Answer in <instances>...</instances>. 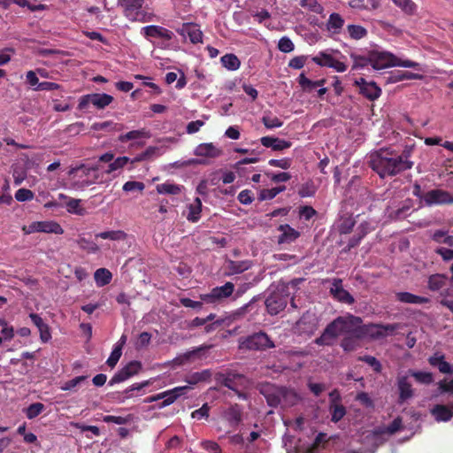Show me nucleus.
I'll use <instances>...</instances> for the list:
<instances>
[{"label":"nucleus","mask_w":453,"mask_h":453,"mask_svg":"<svg viewBox=\"0 0 453 453\" xmlns=\"http://www.w3.org/2000/svg\"><path fill=\"white\" fill-rule=\"evenodd\" d=\"M222 65L230 71H235L240 68L241 61L232 53L226 54L220 58Z\"/></svg>","instance_id":"obj_35"},{"label":"nucleus","mask_w":453,"mask_h":453,"mask_svg":"<svg viewBox=\"0 0 453 453\" xmlns=\"http://www.w3.org/2000/svg\"><path fill=\"white\" fill-rule=\"evenodd\" d=\"M300 401V396L292 388L280 387V404L284 407L296 405Z\"/></svg>","instance_id":"obj_25"},{"label":"nucleus","mask_w":453,"mask_h":453,"mask_svg":"<svg viewBox=\"0 0 453 453\" xmlns=\"http://www.w3.org/2000/svg\"><path fill=\"white\" fill-rule=\"evenodd\" d=\"M88 379V376L81 375L77 376L70 380L65 381L62 386L61 389L65 391H69L73 389L76 386L85 381Z\"/></svg>","instance_id":"obj_55"},{"label":"nucleus","mask_w":453,"mask_h":453,"mask_svg":"<svg viewBox=\"0 0 453 453\" xmlns=\"http://www.w3.org/2000/svg\"><path fill=\"white\" fill-rule=\"evenodd\" d=\"M326 334H329L334 340L340 334H342L341 327L339 326L338 319L336 318L330 322L325 328Z\"/></svg>","instance_id":"obj_54"},{"label":"nucleus","mask_w":453,"mask_h":453,"mask_svg":"<svg viewBox=\"0 0 453 453\" xmlns=\"http://www.w3.org/2000/svg\"><path fill=\"white\" fill-rule=\"evenodd\" d=\"M421 78V75L408 71H397L391 74L389 80L392 82H397L403 80H415Z\"/></svg>","instance_id":"obj_46"},{"label":"nucleus","mask_w":453,"mask_h":453,"mask_svg":"<svg viewBox=\"0 0 453 453\" xmlns=\"http://www.w3.org/2000/svg\"><path fill=\"white\" fill-rule=\"evenodd\" d=\"M447 280L448 278L444 274H433L428 278V288L432 291L441 290L442 288L446 286Z\"/></svg>","instance_id":"obj_32"},{"label":"nucleus","mask_w":453,"mask_h":453,"mask_svg":"<svg viewBox=\"0 0 453 453\" xmlns=\"http://www.w3.org/2000/svg\"><path fill=\"white\" fill-rule=\"evenodd\" d=\"M45 409V406L42 403H31L27 408L24 410V412L28 419H34L38 417Z\"/></svg>","instance_id":"obj_44"},{"label":"nucleus","mask_w":453,"mask_h":453,"mask_svg":"<svg viewBox=\"0 0 453 453\" xmlns=\"http://www.w3.org/2000/svg\"><path fill=\"white\" fill-rule=\"evenodd\" d=\"M122 355V345H115L110 357H108L106 364L111 367L113 368L119 362V358Z\"/></svg>","instance_id":"obj_51"},{"label":"nucleus","mask_w":453,"mask_h":453,"mask_svg":"<svg viewBox=\"0 0 453 453\" xmlns=\"http://www.w3.org/2000/svg\"><path fill=\"white\" fill-rule=\"evenodd\" d=\"M32 227L33 230L36 232L52 233L56 234H62L64 233L62 226L55 221L36 222L33 224Z\"/></svg>","instance_id":"obj_24"},{"label":"nucleus","mask_w":453,"mask_h":453,"mask_svg":"<svg viewBox=\"0 0 453 453\" xmlns=\"http://www.w3.org/2000/svg\"><path fill=\"white\" fill-rule=\"evenodd\" d=\"M261 144L265 148H271L274 151H281L291 147L292 143L288 141L273 136H263L260 139Z\"/></svg>","instance_id":"obj_21"},{"label":"nucleus","mask_w":453,"mask_h":453,"mask_svg":"<svg viewBox=\"0 0 453 453\" xmlns=\"http://www.w3.org/2000/svg\"><path fill=\"white\" fill-rule=\"evenodd\" d=\"M347 31L354 40H360L367 35V30L359 25H348Z\"/></svg>","instance_id":"obj_47"},{"label":"nucleus","mask_w":453,"mask_h":453,"mask_svg":"<svg viewBox=\"0 0 453 453\" xmlns=\"http://www.w3.org/2000/svg\"><path fill=\"white\" fill-rule=\"evenodd\" d=\"M142 30L147 37L163 38L167 41L173 37L171 30L160 26L150 25L143 27Z\"/></svg>","instance_id":"obj_22"},{"label":"nucleus","mask_w":453,"mask_h":453,"mask_svg":"<svg viewBox=\"0 0 453 453\" xmlns=\"http://www.w3.org/2000/svg\"><path fill=\"white\" fill-rule=\"evenodd\" d=\"M275 345L265 332L255 333L240 341L239 348L246 350L263 351L274 348Z\"/></svg>","instance_id":"obj_5"},{"label":"nucleus","mask_w":453,"mask_h":453,"mask_svg":"<svg viewBox=\"0 0 453 453\" xmlns=\"http://www.w3.org/2000/svg\"><path fill=\"white\" fill-rule=\"evenodd\" d=\"M316 192V188L312 182H306L302 185L300 189L298 190V195L301 197H310L314 196Z\"/></svg>","instance_id":"obj_60"},{"label":"nucleus","mask_w":453,"mask_h":453,"mask_svg":"<svg viewBox=\"0 0 453 453\" xmlns=\"http://www.w3.org/2000/svg\"><path fill=\"white\" fill-rule=\"evenodd\" d=\"M285 189V186L275 187L270 189L263 188L259 192L258 200L265 201L273 199L278 194L283 192Z\"/></svg>","instance_id":"obj_40"},{"label":"nucleus","mask_w":453,"mask_h":453,"mask_svg":"<svg viewBox=\"0 0 453 453\" xmlns=\"http://www.w3.org/2000/svg\"><path fill=\"white\" fill-rule=\"evenodd\" d=\"M210 406L208 403H203L201 408L194 411L191 417L196 419L207 418L209 417Z\"/></svg>","instance_id":"obj_64"},{"label":"nucleus","mask_w":453,"mask_h":453,"mask_svg":"<svg viewBox=\"0 0 453 453\" xmlns=\"http://www.w3.org/2000/svg\"><path fill=\"white\" fill-rule=\"evenodd\" d=\"M427 361L431 366L436 367L441 373L453 374V365L445 360L444 354L436 352L429 357Z\"/></svg>","instance_id":"obj_18"},{"label":"nucleus","mask_w":453,"mask_h":453,"mask_svg":"<svg viewBox=\"0 0 453 453\" xmlns=\"http://www.w3.org/2000/svg\"><path fill=\"white\" fill-rule=\"evenodd\" d=\"M144 0H119V5L123 8L124 16L130 21L150 22L152 14L142 9Z\"/></svg>","instance_id":"obj_2"},{"label":"nucleus","mask_w":453,"mask_h":453,"mask_svg":"<svg viewBox=\"0 0 453 453\" xmlns=\"http://www.w3.org/2000/svg\"><path fill=\"white\" fill-rule=\"evenodd\" d=\"M331 420L334 423L340 421L346 414V409L342 404L332 403L330 405Z\"/></svg>","instance_id":"obj_49"},{"label":"nucleus","mask_w":453,"mask_h":453,"mask_svg":"<svg viewBox=\"0 0 453 453\" xmlns=\"http://www.w3.org/2000/svg\"><path fill=\"white\" fill-rule=\"evenodd\" d=\"M354 85L359 88V93L370 101L378 99L381 95V88L374 81H366L359 78L354 81Z\"/></svg>","instance_id":"obj_13"},{"label":"nucleus","mask_w":453,"mask_h":453,"mask_svg":"<svg viewBox=\"0 0 453 453\" xmlns=\"http://www.w3.org/2000/svg\"><path fill=\"white\" fill-rule=\"evenodd\" d=\"M222 417L231 428L235 429L242 420V408L237 403L232 404L223 411Z\"/></svg>","instance_id":"obj_16"},{"label":"nucleus","mask_w":453,"mask_h":453,"mask_svg":"<svg viewBox=\"0 0 453 453\" xmlns=\"http://www.w3.org/2000/svg\"><path fill=\"white\" fill-rule=\"evenodd\" d=\"M202 207L203 204L201 199L196 197L194 202L188 205L187 219L193 223L197 222L201 218Z\"/></svg>","instance_id":"obj_31"},{"label":"nucleus","mask_w":453,"mask_h":453,"mask_svg":"<svg viewBox=\"0 0 453 453\" xmlns=\"http://www.w3.org/2000/svg\"><path fill=\"white\" fill-rule=\"evenodd\" d=\"M188 390H190L189 386H181V387H176L170 390L161 392L155 395H156L157 401H159V400H164L165 397H167L171 395H173L175 393H187Z\"/></svg>","instance_id":"obj_53"},{"label":"nucleus","mask_w":453,"mask_h":453,"mask_svg":"<svg viewBox=\"0 0 453 453\" xmlns=\"http://www.w3.org/2000/svg\"><path fill=\"white\" fill-rule=\"evenodd\" d=\"M244 376L240 373L227 372H218L215 375V380L217 383L233 390L239 397H244L243 394L239 390V387L242 384Z\"/></svg>","instance_id":"obj_7"},{"label":"nucleus","mask_w":453,"mask_h":453,"mask_svg":"<svg viewBox=\"0 0 453 453\" xmlns=\"http://www.w3.org/2000/svg\"><path fill=\"white\" fill-rule=\"evenodd\" d=\"M262 123L268 129H273L276 127H280L283 125V121H281L278 117L272 115H265L262 118Z\"/></svg>","instance_id":"obj_50"},{"label":"nucleus","mask_w":453,"mask_h":453,"mask_svg":"<svg viewBox=\"0 0 453 453\" xmlns=\"http://www.w3.org/2000/svg\"><path fill=\"white\" fill-rule=\"evenodd\" d=\"M278 48L281 52L289 53L294 50L295 45L288 37H282L280 39Z\"/></svg>","instance_id":"obj_58"},{"label":"nucleus","mask_w":453,"mask_h":453,"mask_svg":"<svg viewBox=\"0 0 453 453\" xmlns=\"http://www.w3.org/2000/svg\"><path fill=\"white\" fill-rule=\"evenodd\" d=\"M81 200L69 197L66 202L67 211L76 215L83 216L86 212L85 209L80 206Z\"/></svg>","instance_id":"obj_48"},{"label":"nucleus","mask_w":453,"mask_h":453,"mask_svg":"<svg viewBox=\"0 0 453 453\" xmlns=\"http://www.w3.org/2000/svg\"><path fill=\"white\" fill-rule=\"evenodd\" d=\"M357 360L366 363L368 365L372 367L373 371L376 372H381V364L375 357L365 355L358 357Z\"/></svg>","instance_id":"obj_52"},{"label":"nucleus","mask_w":453,"mask_h":453,"mask_svg":"<svg viewBox=\"0 0 453 453\" xmlns=\"http://www.w3.org/2000/svg\"><path fill=\"white\" fill-rule=\"evenodd\" d=\"M363 338L364 337H357L356 334H349L342 340L341 347L345 351H353L359 346L358 341Z\"/></svg>","instance_id":"obj_38"},{"label":"nucleus","mask_w":453,"mask_h":453,"mask_svg":"<svg viewBox=\"0 0 453 453\" xmlns=\"http://www.w3.org/2000/svg\"><path fill=\"white\" fill-rule=\"evenodd\" d=\"M330 294L334 299L343 303L353 304L355 302L354 297L349 292L343 288L342 280L340 278H334L333 280Z\"/></svg>","instance_id":"obj_14"},{"label":"nucleus","mask_w":453,"mask_h":453,"mask_svg":"<svg viewBox=\"0 0 453 453\" xmlns=\"http://www.w3.org/2000/svg\"><path fill=\"white\" fill-rule=\"evenodd\" d=\"M268 164L271 166L279 167V168L287 170L291 166L292 160H291V158H288V157H284L281 159H270L268 161Z\"/></svg>","instance_id":"obj_62"},{"label":"nucleus","mask_w":453,"mask_h":453,"mask_svg":"<svg viewBox=\"0 0 453 453\" xmlns=\"http://www.w3.org/2000/svg\"><path fill=\"white\" fill-rule=\"evenodd\" d=\"M334 57L326 51H320L317 56L313 57L311 60L318 65L322 67H329L332 65Z\"/></svg>","instance_id":"obj_42"},{"label":"nucleus","mask_w":453,"mask_h":453,"mask_svg":"<svg viewBox=\"0 0 453 453\" xmlns=\"http://www.w3.org/2000/svg\"><path fill=\"white\" fill-rule=\"evenodd\" d=\"M342 334H356L357 337H365L369 333V327L362 325L359 317L348 314L337 317Z\"/></svg>","instance_id":"obj_6"},{"label":"nucleus","mask_w":453,"mask_h":453,"mask_svg":"<svg viewBox=\"0 0 453 453\" xmlns=\"http://www.w3.org/2000/svg\"><path fill=\"white\" fill-rule=\"evenodd\" d=\"M431 413L438 422L449 421L453 417V411L448 406L443 404H436L432 409Z\"/></svg>","instance_id":"obj_27"},{"label":"nucleus","mask_w":453,"mask_h":453,"mask_svg":"<svg viewBox=\"0 0 453 453\" xmlns=\"http://www.w3.org/2000/svg\"><path fill=\"white\" fill-rule=\"evenodd\" d=\"M113 101V97L108 94H88L82 96L78 104V109L82 111L85 110L88 104H93L97 109H104L111 104Z\"/></svg>","instance_id":"obj_8"},{"label":"nucleus","mask_w":453,"mask_h":453,"mask_svg":"<svg viewBox=\"0 0 453 453\" xmlns=\"http://www.w3.org/2000/svg\"><path fill=\"white\" fill-rule=\"evenodd\" d=\"M122 188L125 192L139 191L142 193L145 188V185L141 181L129 180L123 185Z\"/></svg>","instance_id":"obj_56"},{"label":"nucleus","mask_w":453,"mask_h":453,"mask_svg":"<svg viewBox=\"0 0 453 453\" xmlns=\"http://www.w3.org/2000/svg\"><path fill=\"white\" fill-rule=\"evenodd\" d=\"M234 290V285L232 282H226L223 286L213 288L209 294L201 295L200 298L207 303H215L229 297Z\"/></svg>","instance_id":"obj_9"},{"label":"nucleus","mask_w":453,"mask_h":453,"mask_svg":"<svg viewBox=\"0 0 453 453\" xmlns=\"http://www.w3.org/2000/svg\"><path fill=\"white\" fill-rule=\"evenodd\" d=\"M395 296L397 301L403 303L423 304L430 302L427 297L416 296L410 292H398Z\"/></svg>","instance_id":"obj_26"},{"label":"nucleus","mask_w":453,"mask_h":453,"mask_svg":"<svg viewBox=\"0 0 453 453\" xmlns=\"http://www.w3.org/2000/svg\"><path fill=\"white\" fill-rule=\"evenodd\" d=\"M142 368V365L140 361L134 360L129 362L111 377L109 381V385L113 386L114 384L127 380L132 376L138 374Z\"/></svg>","instance_id":"obj_10"},{"label":"nucleus","mask_w":453,"mask_h":453,"mask_svg":"<svg viewBox=\"0 0 453 453\" xmlns=\"http://www.w3.org/2000/svg\"><path fill=\"white\" fill-rule=\"evenodd\" d=\"M405 14L412 15L417 10V5L412 0H392Z\"/></svg>","instance_id":"obj_41"},{"label":"nucleus","mask_w":453,"mask_h":453,"mask_svg":"<svg viewBox=\"0 0 453 453\" xmlns=\"http://www.w3.org/2000/svg\"><path fill=\"white\" fill-rule=\"evenodd\" d=\"M177 32L182 36H188L193 44L203 42V32L196 23H184L180 28L177 29Z\"/></svg>","instance_id":"obj_17"},{"label":"nucleus","mask_w":453,"mask_h":453,"mask_svg":"<svg viewBox=\"0 0 453 453\" xmlns=\"http://www.w3.org/2000/svg\"><path fill=\"white\" fill-rule=\"evenodd\" d=\"M424 202L427 206L437 204H451L453 203V196L443 189H432L424 195Z\"/></svg>","instance_id":"obj_12"},{"label":"nucleus","mask_w":453,"mask_h":453,"mask_svg":"<svg viewBox=\"0 0 453 453\" xmlns=\"http://www.w3.org/2000/svg\"><path fill=\"white\" fill-rule=\"evenodd\" d=\"M344 25V19L342 17L336 12L330 14L327 23L326 29L333 34H340Z\"/></svg>","instance_id":"obj_30"},{"label":"nucleus","mask_w":453,"mask_h":453,"mask_svg":"<svg viewBox=\"0 0 453 453\" xmlns=\"http://www.w3.org/2000/svg\"><path fill=\"white\" fill-rule=\"evenodd\" d=\"M96 237L104 240L109 239L112 241H119L125 240L127 234L122 230L104 231L97 234Z\"/></svg>","instance_id":"obj_43"},{"label":"nucleus","mask_w":453,"mask_h":453,"mask_svg":"<svg viewBox=\"0 0 453 453\" xmlns=\"http://www.w3.org/2000/svg\"><path fill=\"white\" fill-rule=\"evenodd\" d=\"M103 421L105 423H114L118 425H126L130 421V417H121V416H111L106 415L103 418Z\"/></svg>","instance_id":"obj_63"},{"label":"nucleus","mask_w":453,"mask_h":453,"mask_svg":"<svg viewBox=\"0 0 453 453\" xmlns=\"http://www.w3.org/2000/svg\"><path fill=\"white\" fill-rule=\"evenodd\" d=\"M260 392L269 406L276 408L280 405V387L268 384L264 386Z\"/></svg>","instance_id":"obj_19"},{"label":"nucleus","mask_w":453,"mask_h":453,"mask_svg":"<svg viewBox=\"0 0 453 453\" xmlns=\"http://www.w3.org/2000/svg\"><path fill=\"white\" fill-rule=\"evenodd\" d=\"M407 373L409 376L412 377L418 384L430 385L434 382V374L430 372L409 369Z\"/></svg>","instance_id":"obj_28"},{"label":"nucleus","mask_w":453,"mask_h":453,"mask_svg":"<svg viewBox=\"0 0 453 453\" xmlns=\"http://www.w3.org/2000/svg\"><path fill=\"white\" fill-rule=\"evenodd\" d=\"M15 198L19 202L30 201L34 198V193L27 188H19L15 193Z\"/></svg>","instance_id":"obj_61"},{"label":"nucleus","mask_w":453,"mask_h":453,"mask_svg":"<svg viewBox=\"0 0 453 453\" xmlns=\"http://www.w3.org/2000/svg\"><path fill=\"white\" fill-rule=\"evenodd\" d=\"M194 154L197 157L215 158L222 154V150L211 142L201 143L196 147Z\"/></svg>","instance_id":"obj_23"},{"label":"nucleus","mask_w":453,"mask_h":453,"mask_svg":"<svg viewBox=\"0 0 453 453\" xmlns=\"http://www.w3.org/2000/svg\"><path fill=\"white\" fill-rule=\"evenodd\" d=\"M298 83L303 90L311 91V89H313L315 88L322 87L326 83V80L321 79V80L313 81H311L310 79H308L304 75V73H301L298 77Z\"/></svg>","instance_id":"obj_34"},{"label":"nucleus","mask_w":453,"mask_h":453,"mask_svg":"<svg viewBox=\"0 0 453 453\" xmlns=\"http://www.w3.org/2000/svg\"><path fill=\"white\" fill-rule=\"evenodd\" d=\"M288 291L287 286H278L265 299V304L270 315H277L282 311L288 302Z\"/></svg>","instance_id":"obj_3"},{"label":"nucleus","mask_w":453,"mask_h":453,"mask_svg":"<svg viewBox=\"0 0 453 453\" xmlns=\"http://www.w3.org/2000/svg\"><path fill=\"white\" fill-rule=\"evenodd\" d=\"M150 134L149 131L145 130L144 128L139 129V130H133L129 131L125 134H121L119 138V140L121 142H126L129 140H134L139 138H150Z\"/></svg>","instance_id":"obj_37"},{"label":"nucleus","mask_w":453,"mask_h":453,"mask_svg":"<svg viewBox=\"0 0 453 453\" xmlns=\"http://www.w3.org/2000/svg\"><path fill=\"white\" fill-rule=\"evenodd\" d=\"M277 229L281 232V234L278 237L279 244H289L300 237V233L288 224L280 225Z\"/></svg>","instance_id":"obj_20"},{"label":"nucleus","mask_w":453,"mask_h":453,"mask_svg":"<svg viewBox=\"0 0 453 453\" xmlns=\"http://www.w3.org/2000/svg\"><path fill=\"white\" fill-rule=\"evenodd\" d=\"M259 158L257 157H245L238 162H236L234 165V169L236 171V173L242 176L243 173V165L248 164H254L258 162Z\"/></svg>","instance_id":"obj_59"},{"label":"nucleus","mask_w":453,"mask_h":453,"mask_svg":"<svg viewBox=\"0 0 453 453\" xmlns=\"http://www.w3.org/2000/svg\"><path fill=\"white\" fill-rule=\"evenodd\" d=\"M94 279L98 287H104L111 282L112 274L106 268H99L95 272Z\"/></svg>","instance_id":"obj_33"},{"label":"nucleus","mask_w":453,"mask_h":453,"mask_svg":"<svg viewBox=\"0 0 453 453\" xmlns=\"http://www.w3.org/2000/svg\"><path fill=\"white\" fill-rule=\"evenodd\" d=\"M370 58V65L375 70H380L394 66L395 56L389 52H380L371 50L368 52Z\"/></svg>","instance_id":"obj_11"},{"label":"nucleus","mask_w":453,"mask_h":453,"mask_svg":"<svg viewBox=\"0 0 453 453\" xmlns=\"http://www.w3.org/2000/svg\"><path fill=\"white\" fill-rule=\"evenodd\" d=\"M211 377V372L209 369L203 370L201 372H196L188 374L185 378V381L191 388V385H196L199 382L207 381Z\"/></svg>","instance_id":"obj_29"},{"label":"nucleus","mask_w":453,"mask_h":453,"mask_svg":"<svg viewBox=\"0 0 453 453\" xmlns=\"http://www.w3.org/2000/svg\"><path fill=\"white\" fill-rule=\"evenodd\" d=\"M412 151L413 146L409 145L401 153L391 148H381L372 153L369 164L380 178L393 177L413 167Z\"/></svg>","instance_id":"obj_1"},{"label":"nucleus","mask_w":453,"mask_h":453,"mask_svg":"<svg viewBox=\"0 0 453 453\" xmlns=\"http://www.w3.org/2000/svg\"><path fill=\"white\" fill-rule=\"evenodd\" d=\"M251 261L250 260H242V261H234L230 260L228 262V269L231 273L237 274L242 273L251 267Z\"/></svg>","instance_id":"obj_36"},{"label":"nucleus","mask_w":453,"mask_h":453,"mask_svg":"<svg viewBox=\"0 0 453 453\" xmlns=\"http://www.w3.org/2000/svg\"><path fill=\"white\" fill-rule=\"evenodd\" d=\"M414 211V202L411 198L392 200L386 208L387 217L394 221L403 220Z\"/></svg>","instance_id":"obj_4"},{"label":"nucleus","mask_w":453,"mask_h":453,"mask_svg":"<svg viewBox=\"0 0 453 453\" xmlns=\"http://www.w3.org/2000/svg\"><path fill=\"white\" fill-rule=\"evenodd\" d=\"M396 385L399 393L398 403H403L414 396L415 391L411 382L409 380L408 373L406 375L398 376Z\"/></svg>","instance_id":"obj_15"},{"label":"nucleus","mask_w":453,"mask_h":453,"mask_svg":"<svg viewBox=\"0 0 453 453\" xmlns=\"http://www.w3.org/2000/svg\"><path fill=\"white\" fill-rule=\"evenodd\" d=\"M349 57L353 60V70L364 68L370 65L369 53L367 54V56H361L352 52L350 53Z\"/></svg>","instance_id":"obj_45"},{"label":"nucleus","mask_w":453,"mask_h":453,"mask_svg":"<svg viewBox=\"0 0 453 453\" xmlns=\"http://www.w3.org/2000/svg\"><path fill=\"white\" fill-rule=\"evenodd\" d=\"M265 173L274 183L286 182V181H288V180H289L291 179L290 173H286V172L278 173L265 172Z\"/></svg>","instance_id":"obj_57"},{"label":"nucleus","mask_w":453,"mask_h":453,"mask_svg":"<svg viewBox=\"0 0 453 453\" xmlns=\"http://www.w3.org/2000/svg\"><path fill=\"white\" fill-rule=\"evenodd\" d=\"M156 189L158 194L165 195H178L181 191L180 186L169 182L157 185Z\"/></svg>","instance_id":"obj_39"}]
</instances>
